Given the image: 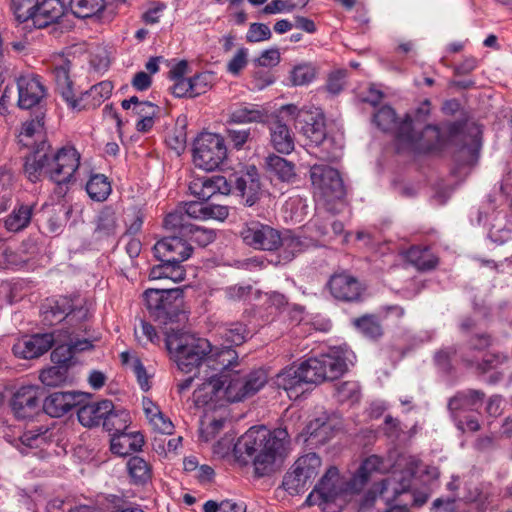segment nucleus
<instances>
[{
    "label": "nucleus",
    "instance_id": "1",
    "mask_svg": "<svg viewBox=\"0 0 512 512\" xmlns=\"http://www.w3.org/2000/svg\"><path fill=\"white\" fill-rule=\"evenodd\" d=\"M431 482H318L306 498L308 506L317 505L324 512H340L355 501L361 509L381 500L395 503L386 512H409L408 507H421L432 494Z\"/></svg>",
    "mask_w": 512,
    "mask_h": 512
},
{
    "label": "nucleus",
    "instance_id": "2",
    "mask_svg": "<svg viewBox=\"0 0 512 512\" xmlns=\"http://www.w3.org/2000/svg\"><path fill=\"white\" fill-rule=\"evenodd\" d=\"M290 446L286 429L269 430L265 426H253L235 442L233 453L239 462L253 458L257 477H270L281 469L291 451Z\"/></svg>",
    "mask_w": 512,
    "mask_h": 512
},
{
    "label": "nucleus",
    "instance_id": "3",
    "mask_svg": "<svg viewBox=\"0 0 512 512\" xmlns=\"http://www.w3.org/2000/svg\"><path fill=\"white\" fill-rule=\"evenodd\" d=\"M165 345L171 359L178 369L184 373H191L198 369V373L208 369L218 370V366H227L235 358L236 352L226 346L213 349L207 339L196 337L187 331L178 328H165Z\"/></svg>",
    "mask_w": 512,
    "mask_h": 512
},
{
    "label": "nucleus",
    "instance_id": "4",
    "mask_svg": "<svg viewBox=\"0 0 512 512\" xmlns=\"http://www.w3.org/2000/svg\"><path fill=\"white\" fill-rule=\"evenodd\" d=\"M80 159V153L73 146L54 151L47 141H42L25 157L24 174L33 183L46 176L58 186L68 185L76 181Z\"/></svg>",
    "mask_w": 512,
    "mask_h": 512
},
{
    "label": "nucleus",
    "instance_id": "5",
    "mask_svg": "<svg viewBox=\"0 0 512 512\" xmlns=\"http://www.w3.org/2000/svg\"><path fill=\"white\" fill-rule=\"evenodd\" d=\"M237 355L227 366H218L223 387V398L229 402H238L250 397L262 389L267 383V374L263 370L243 373L234 370V361Z\"/></svg>",
    "mask_w": 512,
    "mask_h": 512
},
{
    "label": "nucleus",
    "instance_id": "6",
    "mask_svg": "<svg viewBox=\"0 0 512 512\" xmlns=\"http://www.w3.org/2000/svg\"><path fill=\"white\" fill-rule=\"evenodd\" d=\"M144 301L151 317L161 325L167 326L187 319L182 310L180 289H148L144 292Z\"/></svg>",
    "mask_w": 512,
    "mask_h": 512
},
{
    "label": "nucleus",
    "instance_id": "7",
    "mask_svg": "<svg viewBox=\"0 0 512 512\" xmlns=\"http://www.w3.org/2000/svg\"><path fill=\"white\" fill-rule=\"evenodd\" d=\"M354 353L346 347L330 348L328 352L305 360V366L314 384L341 377L353 364Z\"/></svg>",
    "mask_w": 512,
    "mask_h": 512
},
{
    "label": "nucleus",
    "instance_id": "8",
    "mask_svg": "<svg viewBox=\"0 0 512 512\" xmlns=\"http://www.w3.org/2000/svg\"><path fill=\"white\" fill-rule=\"evenodd\" d=\"M91 304L79 296L73 298L59 297L47 300L41 308L43 322L54 325L68 318L69 321H84L88 318Z\"/></svg>",
    "mask_w": 512,
    "mask_h": 512
},
{
    "label": "nucleus",
    "instance_id": "9",
    "mask_svg": "<svg viewBox=\"0 0 512 512\" xmlns=\"http://www.w3.org/2000/svg\"><path fill=\"white\" fill-rule=\"evenodd\" d=\"M227 157L224 138L216 133H201L194 142L193 163L205 171L217 169Z\"/></svg>",
    "mask_w": 512,
    "mask_h": 512
},
{
    "label": "nucleus",
    "instance_id": "10",
    "mask_svg": "<svg viewBox=\"0 0 512 512\" xmlns=\"http://www.w3.org/2000/svg\"><path fill=\"white\" fill-rule=\"evenodd\" d=\"M310 179L315 197L326 202L344 197L345 188L338 170L324 164H314L310 169Z\"/></svg>",
    "mask_w": 512,
    "mask_h": 512
},
{
    "label": "nucleus",
    "instance_id": "11",
    "mask_svg": "<svg viewBox=\"0 0 512 512\" xmlns=\"http://www.w3.org/2000/svg\"><path fill=\"white\" fill-rule=\"evenodd\" d=\"M443 141L437 126L425 125L416 131H411V124L407 121L399 127L398 145L401 148L417 152H428L437 149Z\"/></svg>",
    "mask_w": 512,
    "mask_h": 512
},
{
    "label": "nucleus",
    "instance_id": "12",
    "mask_svg": "<svg viewBox=\"0 0 512 512\" xmlns=\"http://www.w3.org/2000/svg\"><path fill=\"white\" fill-rule=\"evenodd\" d=\"M281 110L298 119L302 124L300 133L312 144L320 145L326 139L325 116L319 109L299 110L295 105L289 104L282 106Z\"/></svg>",
    "mask_w": 512,
    "mask_h": 512
},
{
    "label": "nucleus",
    "instance_id": "13",
    "mask_svg": "<svg viewBox=\"0 0 512 512\" xmlns=\"http://www.w3.org/2000/svg\"><path fill=\"white\" fill-rule=\"evenodd\" d=\"M239 235L247 246L257 250L273 251L278 249L281 243L280 232L259 221L245 223Z\"/></svg>",
    "mask_w": 512,
    "mask_h": 512
},
{
    "label": "nucleus",
    "instance_id": "14",
    "mask_svg": "<svg viewBox=\"0 0 512 512\" xmlns=\"http://www.w3.org/2000/svg\"><path fill=\"white\" fill-rule=\"evenodd\" d=\"M274 384L283 389L290 399H297L302 395L306 386L314 384L305 361L299 365H291L282 369L274 378Z\"/></svg>",
    "mask_w": 512,
    "mask_h": 512
},
{
    "label": "nucleus",
    "instance_id": "15",
    "mask_svg": "<svg viewBox=\"0 0 512 512\" xmlns=\"http://www.w3.org/2000/svg\"><path fill=\"white\" fill-rule=\"evenodd\" d=\"M10 407L16 418H32L40 411V395L36 386L28 385L17 389L11 399Z\"/></svg>",
    "mask_w": 512,
    "mask_h": 512
},
{
    "label": "nucleus",
    "instance_id": "16",
    "mask_svg": "<svg viewBox=\"0 0 512 512\" xmlns=\"http://www.w3.org/2000/svg\"><path fill=\"white\" fill-rule=\"evenodd\" d=\"M153 250L159 261L181 265L191 256L193 248L182 238L171 236L158 241Z\"/></svg>",
    "mask_w": 512,
    "mask_h": 512
},
{
    "label": "nucleus",
    "instance_id": "17",
    "mask_svg": "<svg viewBox=\"0 0 512 512\" xmlns=\"http://www.w3.org/2000/svg\"><path fill=\"white\" fill-rule=\"evenodd\" d=\"M55 342L53 333L34 334L19 339L12 351L16 357L34 359L46 353Z\"/></svg>",
    "mask_w": 512,
    "mask_h": 512
},
{
    "label": "nucleus",
    "instance_id": "18",
    "mask_svg": "<svg viewBox=\"0 0 512 512\" xmlns=\"http://www.w3.org/2000/svg\"><path fill=\"white\" fill-rule=\"evenodd\" d=\"M71 63L64 57H59L54 62L53 75L56 90L73 109L79 108L73 81L70 77Z\"/></svg>",
    "mask_w": 512,
    "mask_h": 512
},
{
    "label": "nucleus",
    "instance_id": "19",
    "mask_svg": "<svg viewBox=\"0 0 512 512\" xmlns=\"http://www.w3.org/2000/svg\"><path fill=\"white\" fill-rule=\"evenodd\" d=\"M189 190L200 201H207L216 194L228 195L231 185L224 176L214 175L194 179L189 184Z\"/></svg>",
    "mask_w": 512,
    "mask_h": 512
},
{
    "label": "nucleus",
    "instance_id": "20",
    "mask_svg": "<svg viewBox=\"0 0 512 512\" xmlns=\"http://www.w3.org/2000/svg\"><path fill=\"white\" fill-rule=\"evenodd\" d=\"M329 290L335 299L352 302L360 298L362 287L359 281L348 273H336L331 276Z\"/></svg>",
    "mask_w": 512,
    "mask_h": 512
},
{
    "label": "nucleus",
    "instance_id": "21",
    "mask_svg": "<svg viewBox=\"0 0 512 512\" xmlns=\"http://www.w3.org/2000/svg\"><path fill=\"white\" fill-rule=\"evenodd\" d=\"M18 105L30 109L39 104L45 96V88L35 76H22L18 79Z\"/></svg>",
    "mask_w": 512,
    "mask_h": 512
},
{
    "label": "nucleus",
    "instance_id": "22",
    "mask_svg": "<svg viewBox=\"0 0 512 512\" xmlns=\"http://www.w3.org/2000/svg\"><path fill=\"white\" fill-rule=\"evenodd\" d=\"M45 114L42 111H38L35 116L22 123L20 133L18 135V143L23 147L34 146V150L37 145L42 141H46L45 138Z\"/></svg>",
    "mask_w": 512,
    "mask_h": 512
},
{
    "label": "nucleus",
    "instance_id": "23",
    "mask_svg": "<svg viewBox=\"0 0 512 512\" xmlns=\"http://www.w3.org/2000/svg\"><path fill=\"white\" fill-rule=\"evenodd\" d=\"M223 398V387L220 373L208 375L205 373L204 382L195 389L193 402L196 406H206L213 401Z\"/></svg>",
    "mask_w": 512,
    "mask_h": 512
},
{
    "label": "nucleus",
    "instance_id": "24",
    "mask_svg": "<svg viewBox=\"0 0 512 512\" xmlns=\"http://www.w3.org/2000/svg\"><path fill=\"white\" fill-rule=\"evenodd\" d=\"M79 395L75 392H54L43 402V410L51 417H62L78 404Z\"/></svg>",
    "mask_w": 512,
    "mask_h": 512
},
{
    "label": "nucleus",
    "instance_id": "25",
    "mask_svg": "<svg viewBox=\"0 0 512 512\" xmlns=\"http://www.w3.org/2000/svg\"><path fill=\"white\" fill-rule=\"evenodd\" d=\"M235 188L247 206L254 205L260 194V181L256 168L250 167L245 173L236 177Z\"/></svg>",
    "mask_w": 512,
    "mask_h": 512
},
{
    "label": "nucleus",
    "instance_id": "26",
    "mask_svg": "<svg viewBox=\"0 0 512 512\" xmlns=\"http://www.w3.org/2000/svg\"><path fill=\"white\" fill-rule=\"evenodd\" d=\"M112 409V401L102 400L86 404L77 411V417L81 425L87 428H93L102 425L104 417Z\"/></svg>",
    "mask_w": 512,
    "mask_h": 512
},
{
    "label": "nucleus",
    "instance_id": "27",
    "mask_svg": "<svg viewBox=\"0 0 512 512\" xmlns=\"http://www.w3.org/2000/svg\"><path fill=\"white\" fill-rule=\"evenodd\" d=\"M270 142L281 154H290L295 147L294 135L286 123L276 118L269 124Z\"/></svg>",
    "mask_w": 512,
    "mask_h": 512
},
{
    "label": "nucleus",
    "instance_id": "28",
    "mask_svg": "<svg viewBox=\"0 0 512 512\" xmlns=\"http://www.w3.org/2000/svg\"><path fill=\"white\" fill-rule=\"evenodd\" d=\"M321 458L314 452L298 457L290 468L294 480L315 479L321 470Z\"/></svg>",
    "mask_w": 512,
    "mask_h": 512
},
{
    "label": "nucleus",
    "instance_id": "29",
    "mask_svg": "<svg viewBox=\"0 0 512 512\" xmlns=\"http://www.w3.org/2000/svg\"><path fill=\"white\" fill-rule=\"evenodd\" d=\"M484 393L480 390H466L458 392L450 398L448 409L453 418H456L462 411L478 410L483 403Z\"/></svg>",
    "mask_w": 512,
    "mask_h": 512
},
{
    "label": "nucleus",
    "instance_id": "30",
    "mask_svg": "<svg viewBox=\"0 0 512 512\" xmlns=\"http://www.w3.org/2000/svg\"><path fill=\"white\" fill-rule=\"evenodd\" d=\"M335 432V425L327 418H316L305 428L306 441L311 445H323L329 441Z\"/></svg>",
    "mask_w": 512,
    "mask_h": 512
},
{
    "label": "nucleus",
    "instance_id": "31",
    "mask_svg": "<svg viewBox=\"0 0 512 512\" xmlns=\"http://www.w3.org/2000/svg\"><path fill=\"white\" fill-rule=\"evenodd\" d=\"M64 14V6L60 0H44L38 3L34 15V26L44 28L57 22Z\"/></svg>",
    "mask_w": 512,
    "mask_h": 512
},
{
    "label": "nucleus",
    "instance_id": "32",
    "mask_svg": "<svg viewBox=\"0 0 512 512\" xmlns=\"http://www.w3.org/2000/svg\"><path fill=\"white\" fill-rule=\"evenodd\" d=\"M397 465L403 467L405 474L411 478L435 480L439 477L436 467L425 465L414 456L402 457Z\"/></svg>",
    "mask_w": 512,
    "mask_h": 512
},
{
    "label": "nucleus",
    "instance_id": "33",
    "mask_svg": "<svg viewBox=\"0 0 512 512\" xmlns=\"http://www.w3.org/2000/svg\"><path fill=\"white\" fill-rule=\"evenodd\" d=\"M144 443L139 433H126V431L112 435L111 451L119 456H126L141 449Z\"/></svg>",
    "mask_w": 512,
    "mask_h": 512
},
{
    "label": "nucleus",
    "instance_id": "34",
    "mask_svg": "<svg viewBox=\"0 0 512 512\" xmlns=\"http://www.w3.org/2000/svg\"><path fill=\"white\" fill-rule=\"evenodd\" d=\"M144 413L152 428L161 434L170 435L174 430L172 421L167 418L149 398L142 400Z\"/></svg>",
    "mask_w": 512,
    "mask_h": 512
},
{
    "label": "nucleus",
    "instance_id": "35",
    "mask_svg": "<svg viewBox=\"0 0 512 512\" xmlns=\"http://www.w3.org/2000/svg\"><path fill=\"white\" fill-rule=\"evenodd\" d=\"M93 347L92 342L88 339H76L69 336L68 341L57 346L51 358L55 363H69L74 353L89 350Z\"/></svg>",
    "mask_w": 512,
    "mask_h": 512
},
{
    "label": "nucleus",
    "instance_id": "36",
    "mask_svg": "<svg viewBox=\"0 0 512 512\" xmlns=\"http://www.w3.org/2000/svg\"><path fill=\"white\" fill-rule=\"evenodd\" d=\"M267 113L255 104H242L229 113L228 122L234 124L264 123Z\"/></svg>",
    "mask_w": 512,
    "mask_h": 512
},
{
    "label": "nucleus",
    "instance_id": "37",
    "mask_svg": "<svg viewBox=\"0 0 512 512\" xmlns=\"http://www.w3.org/2000/svg\"><path fill=\"white\" fill-rule=\"evenodd\" d=\"M391 467V463L385 461L382 457L371 455L363 460L351 480H368L370 477L389 472Z\"/></svg>",
    "mask_w": 512,
    "mask_h": 512
},
{
    "label": "nucleus",
    "instance_id": "38",
    "mask_svg": "<svg viewBox=\"0 0 512 512\" xmlns=\"http://www.w3.org/2000/svg\"><path fill=\"white\" fill-rule=\"evenodd\" d=\"M266 168L271 176H275L283 182H291L296 177L295 165L275 154L266 158Z\"/></svg>",
    "mask_w": 512,
    "mask_h": 512
},
{
    "label": "nucleus",
    "instance_id": "39",
    "mask_svg": "<svg viewBox=\"0 0 512 512\" xmlns=\"http://www.w3.org/2000/svg\"><path fill=\"white\" fill-rule=\"evenodd\" d=\"M480 482H448V490L454 493L453 499L466 502H481L482 489Z\"/></svg>",
    "mask_w": 512,
    "mask_h": 512
},
{
    "label": "nucleus",
    "instance_id": "40",
    "mask_svg": "<svg viewBox=\"0 0 512 512\" xmlns=\"http://www.w3.org/2000/svg\"><path fill=\"white\" fill-rule=\"evenodd\" d=\"M32 207L21 204L4 218L3 223L7 231L17 233L24 230L31 222Z\"/></svg>",
    "mask_w": 512,
    "mask_h": 512
},
{
    "label": "nucleus",
    "instance_id": "41",
    "mask_svg": "<svg viewBox=\"0 0 512 512\" xmlns=\"http://www.w3.org/2000/svg\"><path fill=\"white\" fill-rule=\"evenodd\" d=\"M131 422L129 413L124 409H115L112 403V409L104 417L102 427L112 435L122 433L127 430Z\"/></svg>",
    "mask_w": 512,
    "mask_h": 512
},
{
    "label": "nucleus",
    "instance_id": "42",
    "mask_svg": "<svg viewBox=\"0 0 512 512\" xmlns=\"http://www.w3.org/2000/svg\"><path fill=\"white\" fill-rule=\"evenodd\" d=\"M161 264L152 267L149 277L153 280L170 279L173 282H181L185 279V269L182 265L160 261Z\"/></svg>",
    "mask_w": 512,
    "mask_h": 512
},
{
    "label": "nucleus",
    "instance_id": "43",
    "mask_svg": "<svg viewBox=\"0 0 512 512\" xmlns=\"http://www.w3.org/2000/svg\"><path fill=\"white\" fill-rule=\"evenodd\" d=\"M407 259L421 271L431 270L438 263L437 257L428 248L412 247L407 252Z\"/></svg>",
    "mask_w": 512,
    "mask_h": 512
},
{
    "label": "nucleus",
    "instance_id": "44",
    "mask_svg": "<svg viewBox=\"0 0 512 512\" xmlns=\"http://www.w3.org/2000/svg\"><path fill=\"white\" fill-rule=\"evenodd\" d=\"M111 184L103 174H95L86 184V191L92 200L101 202L107 199L111 193Z\"/></svg>",
    "mask_w": 512,
    "mask_h": 512
},
{
    "label": "nucleus",
    "instance_id": "45",
    "mask_svg": "<svg viewBox=\"0 0 512 512\" xmlns=\"http://www.w3.org/2000/svg\"><path fill=\"white\" fill-rule=\"evenodd\" d=\"M218 334L229 346H231L244 343L249 332L244 324L235 322L220 326Z\"/></svg>",
    "mask_w": 512,
    "mask_h": 512
},
{
    "label": "nucleus",
    "instance_id": "46",
    "mask_svg": "<svg viewBox=\"0 0 512 512\" xmlns=\"http://www.w3.org/2000/svg\"><path fill=\"white\" fill-rule=\"evenodd\" d=\"M57 364V366H52L41 371L39 379L45 386L58 387L67 381L69 363Z\"/></svg>",
    "mask_w": 512,
    "mask_h": 512
},
{
    "label": "nucleus",
    "instance_id": "47",
    "mask_svg": "<svg viewBox=\"0 0 512 512\" xmlns=\"http://www.w3.org/2000/svg\"><path fill=\"white\" fill-rule=\"evenodd\" d=\"M374 122L381 130L385 132L394 131L398 140L399 127L404 123L397 121L395 111L389 107H381L374 115Z\"/></svg>",
    "mask_w": 512,
    "mask_h": 512
},
{
    "label": "nucleus",
    "instance_id": "48",
    "mask_svg": "<svg viewBox=\"0 0 512 512\" xmlns=\"http://www.w3.org/2000/svg\"><path fill=\"white\" fill-rule=\"evenodd\" d=\"M71 12L78 18H89L102 11L104 0H70Z\"/></svg>",
    "mask_w": 512,
    "mask_h": 512
},
{
    "label": "nucleus",
    "instance_id": "49",
    "mask_svg": "<svg viewBox=\"0 0 512 512\" xmlns=\"http://www.w3.org/2000/svg\"><path fill=\"white\" fill-rule=\"evenodd\" d=\"M225 419L223 417L214 418L205 414L200 421V439L204 442L213 440L223 429Z\"/></svg>",
    "mask_w": 512,
    "mask_h": 512
},
{
    "label": "nucleus",
    "instance_id": "50",
    "mask_svg": "<svg viewBox=\"0 0 512 512\" xmlns=\"http://www.w3.org/2000/svg\"><path fill=\"white\" fill-rule=\"evenodd\" d=\"M187 142L185 119H178L175 128L166 136L167 145L177 154L184 151Z\"/></svg>",
    "mask_w": 512,
    "mask_h": 512
},
{
    "label": "nucleus",
    "instance_id": "51",
    "mask_svg": "<svg viewBox=\"0 0 512 512\" xmlns=\"http://www.w3.org/2000/svg\"><path fill=\"white\" fill-rule=\"evenodd\" d=\"M316 77V68L310 63L296 65L290 72V82L293 86H303L311 83Z\"/></svg>",
    "mask_w": 512,
    "mask_h": 512
},
{
    "label": "nucleus",
    "instance_id": "52",
    "mask_svg": "<svg viewBox=\"0 0 512 512\" xmlns=\"http://www.w3.org/2000/svg\"><path fill=\"white\" fill-rule=\"evenodd\" d=\"M191 223L187 220L185 212L182 206L175 209L173 212L167 214L164 219V226L170 230H178L179 233L185 237L189 228L191 227Z\"/></svg>",
    "mask_w": 512,
    "mask_h": 512
},
{
    "label": "nucleus",
    "instance_id": "53",
    "mask_svg": "<svg viewBox=\"0 0 512 512\" xmlns=\"http://www.w3.org/2000/svg\"><path fill=\"white\" fill-rule=\"evenodd\" d=\"M38 6V0H12V10L19 22L31 20L34 24V15Z\"/></svg>",
    "mask_w": 512,
    "mask_h": 512
},
{
    "label": "nucleus",
    "instance_id": "54",
    "mask_svg": "<svg viewBox=\"0 0 512 512\" xmlns=\"http://www.w3.org/2000/svg\"><path fill=\"white\" fill-rule=\"evenodd\" d=\"M184 471L192 473L190 476L199 480H211L214 476V469L209 465H199L196 457L190 456L183 461Z\"/></svg>",
    "mask_w": 512,
    "mask_h": 512
},
{
    "label": "nucleus",
    "instance_id": "55",
    "mask_svg": "<svg viewBox=\"0 0 512 512\" xmlns=\"http://www.w3.org/2000/svg\"><path fill=\"white\" fill-rule=\"evenodd\" d=\"M117 227L118 223L115 211L110 207L102 209L98 215L96 231L109 236L116 232Z\"/></svg>",
    "mask_w": 512,
    "mask_h": 512
},
{
    "label": "nucleus",
    "instance_id": "56",
    "mask_svg": "<svg viewBox=\"0 0 512 512\" xmlns=\"http://www.w3.org/2000/svg\"><path fill=\"white\" fill-rule=\"evenodd\" d=\"M336 395L340 402L352 405L360 400V386L354 381L343 382L337 386Z\"/></svg>",
    "mask_w": 512,
    "mask_h": 512
},
{
    "label": "nucleus",
    "instance_id": "57",
    "mask_svg": "<svg viewBox=\"0 0 512 512\" xmlns=\"http://www.w3.org/2000/svg\"><path fill=\"white\" fill-rule=\"evenodd\" d=\"M354 325L366 337L375 339L382 335V327L376 317L366 315L354 320Z\"/></svg>",
    "mask_w": 512,
    "mask_h": 512
},
{
    "label": "nucleus",
    "instance_id": "58",
    "mask_svg": "<svg viewBox=\"0 0 512 512\" xmlns=\"http://www.w3.org/2000/svg\"><path fill=\"white\" fill-rule=\"evenodd\" d=\"M481 148L480 140L475 136L472 144L463 146L456 155V161L459 166H472L476 164L479 158V151Z\"/></svg>",
    "mask_w": 512,
    "mask_h": 512
},
{
    "label": "nucleus",
    "instance_id": "59",
    "mask_svg": "<svg viewBox=\"0 0 512 512\" xmlns=\"http://www.w3.org/2000/svg\"><path fill=\"white\" fill-rule=\"evenodd\" d=\"M129 475L134 480H148L151 478V466L143 458L134 456L127 462Z\"/></svg>",
    "mask_w": 512,
    "mask_h": 512
},
{
    "label": "nucleus",
    "instance_id": "60",
    "mask_svg": "<svg viewBox=\"0 0 512 512\" xmlns=\"http://www.w3.org/2000/svg\"><path fill=\"white\" fill-rule=\"evenodd\" d=\"M185 237H188L191 241L205 247L215 240L216 233L213 229L192 224Z\"/></svg>",
    "mask_w": 512,
    "mask_h": 512
},
{
    "label": "nucleus",
    "instance_id": "61",
    "mask_svg": "<svg viewBox=\"0 0 512 512\" xmlns=\"http://www.w3.org/2000/svg\"><path fill=\"white\" fill-rule=\"evenodd\" d=\"M430 114V101L424 100L419 107L415 110L414 115H406L404 122H408L411 124V131H416L421 128V126L426 121V118Z\"/></svg>",
    "mask_w": 512,
    "mask_h": 512
},
{
    "label": "nucleus",
    "instance_id": "62",
    "mask_svg": "<svg viewBox=\"0 0 512 512\" xmlns=\"http://www.w3.org/2000/svg\"><path fill=\"white\" fill-rule=\"evenodd\" d=\"M251 292L252 286L244 284H236L223 289L225 299L232 302L246 301Z\"/></svg>",
    "mask_w": 512,
    "mask_h": 512
},
{
    "label": "nucleus",
    "instance_id": "63",
    "mask_svg": "<svg viewBox=\"0 0 512 512\" xmlns=\"http://www.w3.org/2000/svg\"><path fill=\"white\" fill-rule=\"evenodd\" d=\"M251 128H227L226 134L229 143L237 150H240L251 139Z\"/></svg>",
    "mask_w": 512,
    "mask_h": 512
},
{
    "label": "nucleus",
    "instance_id": "64",
    "mask_svg": "<svg viewBox=\"0 0 512 512\" xmlns=\"http://www.w3.org/2000/svg\"><path fill=\"white\" fill-rule=\"evenodd\" d=\"M272 36L268 25L264 23H252L247 31L246 40L250 43H257L269 40Z\"/></svg>",
    "mask_w": 512,
    "mask_h": 512
}]
</instances>
